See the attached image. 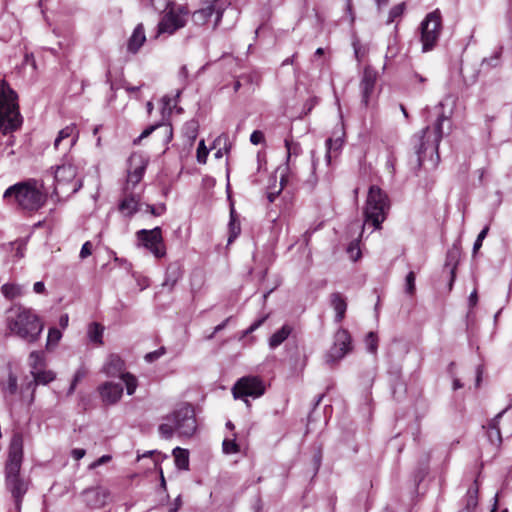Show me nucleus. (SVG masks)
<instances>
[{"label": "nucleus", "mask_w": 512, "mask_h": 512, "mask_svg": "<svg viewBox=\"0 0 512 512\" xmlns=\"http://www.w3.org/2000/svg\"><path fill=\"white\" fill-rule=\"evenodd\" d=\"M509 407L505 408L501 412H499L489 423L488 425V439L494 445H499L502 442L501 432L498 427L499 419L503 416V414L507 411Z\"/></svg>", "instance_id": "obj_28"}, {"label": "nucleus", "mask_w": 512, "mask_h": 512, "mask_svg": "<svg viewBox=\"0 0 512 512\" xmlns=\"http://www.w3.org/2000/svg\"><path fill=\"white\" fill-rule=\"evenodd\" d=\"M478 482L475 480L463 498L464 507L458 512H473L478 504Z\"/></svg>", "instance_id": "obj_25"}, {"label": "nucleus", "mask_w": 512, "mask_h": 512, "mask_svg": "<svg viewBox=\"0 0 512 512\" xmlns=\"http://www.w3.org/2000/svg\"><path fill=\"white\" fill-rule=\"evenodd\" d=\"M1 292L7 299H14L22 294V287L16 284L6 283L1 287Z\"/></svg>", "instance_id": "obj_37"}, {"label": "nucleus", "mask_w": 512, "mask_h": 512, "mask_svg": "<svg viewBox=\"0 0 512 512\" xmlns=\"http://www.w3.org/2000/svg\"><path fill=\"white\" fill-rule=\"evenodd\" d=\"M265 392V387L262 381L258 377H242L232 387V394L235 399H244L248 404V400L245 398L248 396L259 397Z\"/></svg>", "instance_id": "obj_13"}, {"label": "nucleus", "mask_w": 512, "mask_h": 512, "mask_svg": "<svg viewBox=\"0 0 512 512\" xmlns=\"http://www.w3.org/2000/svg\"><path fill=\"white\" fill-rule=\"evenodd\" d=\"M85 376V372L82 371V370H77L74 377H73V380H72V383H71V386H70V389H69V392L72 393L77 385V383Z\"/></svg>", "instance_id": "obj_58"}, {"label": "nucleus", "mask_w": 512, "mask_h": 512, "mask_svg": "<svg viewBox=\"0 0 512 512\" xmlns=\"http://www.w3.org/2000/svg\"><path fill=\"white\" fill-rule=\"evenodd\" d=\"M18 95L9 86L0 91V130L3 134L16 131L23 119L19 111Z\"/></svg>", "instance_id": "obj_6"}, {"label": "nucleus", "mask_w": 512, "mask_h": 512, "mask_svg": "<svg viewBox=\"0 0 512 512\" xmlns=\"http://www.w3.org/2000/svg\"><path fill=\"white\" fill-rule=\"evenodd\" d=\"M250 141L254 145L261 144L264 142V134L259 130H255L250 136Z\"/></svg>", "instance_id": "obj_56"}, {"label": "nucleus", "mask_w": 512, "mask_h": 512, "mask_svg": "<svg viewBox=\"0 0 512 512\" xmlns=\"http://www.w3.org/2000/svg\"><path fill=\"white\" fill-rule=\"evenodd\" d=\"M3 199L21 210L34 212L44 206L47 195L37 187L36 180L30 179L8 187Z\"/></svg>", "instance_id": "obj_5"}, {"label": "nucleus", "mask_w": 512, "mask_h": 512, "mask_svg": "<svg viewBox=\"0 0 512 512\" xmlns=\"http://www.w3.org/2000/svg\"><path fill=\"white\" fill-rule=\"evenodd\" d=\"M352 340L346 329L339 328L334 335V343L326 354V363L333 366L352 350Z\"/></svg>", "instance_id": "obj_12"}, {"label": "nucleus", "mask_w": 512, "mask_h": 512, "mask_svg": "<svg viewBox=\"0 0 512 512\" xmlns=\"http://www.w3.org/2000/svg\"><path fill=\"white\" fill-rule=\"evenodd\" d=\"M229 230H230V235L228 238V243H231L241 232L240 222L237 219V215L235 213L233 205H231V210H230Z\"/></svg>", "instance_id": "obj_34"}, {"label": "nucleus", "mask_w": 512, "mask_h": 512, "mask_svg": "<svg viewBox=\"0 0 512 512\" xmlns=\"http://www.w3.org/2000/svg\"><path fill=\"white\" fill-rule=\"evenodd\" d=\"M173 456L175 464L178 469L188 470L189 469V452L186 449L176 447L173 449Z\"/></svg>", "instance_id": "obj_33"}, {"label": "nucleus", "mask_w": 512, "mask_h": 512, "mask_svg": "<svg viewBox=\"0 0 512 512\" xmlns=\"http://www.w3.org/2000/svg\"><path fill=\"white\" fill-rule=\"evenodd\" d=\"M129 164L131 169L128 171L127 176L126 187L128 188L130 185L132 187L136 186L141 181L146 169V163L139 155H132L129 158Z\"/></svg>", "instance_id": "obj_20"}, {"label": "nucleus", "mask_w": 512, "mask_h": 512, "mask_svg": "<svg viewBox=\"0 0 512 512\" xmlns=\"http://www.w3.org/2000/svg\"><path fill=\"white\" fill-rule=\"evenodd\" d=\"M166 350L164 347H161L155 351H152V352H149L145 355V360L147 362H154L156 360H158L161 356H163L165 354Z\"/></svg>", "instance_id": "obj_52"}, {"label": "nucleus", "mask_w": 512, "mask_h": 512, "mask_svg": "<svg viewBox=\"0 0 512 512\" xmlns=\"http://www.w3.org/2000/svg\"><path fill=\"white\" fill-rule=\"evenodd\" d=\"M98 391L102 402L105 405H114L122 397L123 385L122 383H114L111 381L104 382L98 387Z\"/></svg>", "instance_id": "obj_18"}, {"label": "nucleus", "mask_w": 512, "mask_h": 512, "mask_svg": "<svg viewBox=\"0 0 512 512\" xmlns=\"http://www.w3.org/2000/svg\"><path fill=\"white\" fill-rule=\"evenodd\" d=\"M24 438L21 431H14L8 448L5 463V487L11 493L17 512L21 510L24 495L28 491V482L21 476Z\"/></svg>", "instance_id": "obj_1"}, {"label": "nucleus", "mask_w": 512, "mask_h": 512, "mask_svg": "<svg viewBox=\"0 0 512 512\" xmlns=\"http://www.w3.org/2000/svg\"><path fill=\"white\" fill-rule=\"evenodd\" d=\"M162 420L163 423L159 425L158 432L166 440L173 438L175 433L179 437H191L197 429L194 408L188 403L179 405Z\"/></svg>", "instance_id": "obj_4"}, {"label": "nucleus", "mask_w": 512, "mask_h": 512, "mask_svg": "<svg viewBox=\"0 0 512 512\" xmlns=\"http://www.w3.org/2000/svg\"><path fill=\"white\" fill-rule=\"evenodd\" d=\"M181 505H182V500H181V497L178 496L175 499L174 503L170 506L168 512H178V510L180 509Z\"/></svg>", "instance_id": "obj_61"}, {"label": "nucleus", "mask_w": 512, "mask_h": 512, "mask_svg": "<svg viewBox=\"0 0 512 512\" xmlns=\"http://www.w3.org/2000/svg\"><path fill=\"white\" fill-rule=\"evenodd\" d=\"M157 128H162L163 129V132L166 136V141H170L172 139V127L171 125L169 124H156V125H151L149 127H147L141 134L138 138H136L134 140V144L137 145L140 143V141L143 139V138H146L148 137L154 130H156Z\"/></svg>", "instance_id": "obj_32"}, {"label": "nucleus", "mask_w": 512, "mask_h": 512, "mask_svg": "<svg viewBox=\"0 0 512 512\" xmlns=\"http://www.w3.org/2000/svg\"><path fill=\"white\" fill-rule=\"evenodd\" d=\"M450 130V117L445 115L442 111H439L432 129L427 126L412 137L411 142L416 154L418 168L423 165L427 155L430 156L432 164L434 166L437 165L439 161V143L443 136L448 134Z\"/></svg>", "instance_id": "obj_2"}, {"label": "nucleus", "mask_w": 512, "mask_h": 512, "mask_svg": "<svg viewBox=\"0 0 512 512\" xmlns=\"http://www.w3.org/2000/svg\"><path fill=\"white\" fill-rule=\"evenodd\" d=\"M415 278H416V276L413 271H410L405 278V282H406L405 291L409 295H413L415 293Z\"/></svg>", "instance_id": "obj_48"}, {"label": "nucleus", "mask_w": 512, "mask_h": 512, "mask_svg": "<svg viewBox=\"0 0 512 512\" xmlns=\"http://www.w3.org/2000/svg\"><path fill=\"white\" fill-rule=\"evenodd\" d=\"M322 463V450L320 448H316L314 450L313 456H312V466L314 470V474H316L321 466Z\"/></svg>", "instance_id": "obj_51"}, {"label": "nucleus", "mask_w": 512, "mask_h": 512, "mask_svg": "<svg viewBox=\"0 0 512 512\" xmlns=\"http://www.w3.org/2000/svg\"><path fill=\"white\" fill-rule=\"evenodd\" d=\"M146 211L153 216H161L166 212V205L164 203L158 205H146Z\"/></svg>", "instance_id": "obj_49"}, {"label": "nucleus", "mask_w": 512, "mask_h": 512, "mask_svg": "<svg viewBox=\"0 0 512 512\" xmlns=\"http://www.w3.org/2000/svg\"><path fill=\"white\" fill-rule=\"evenodd\" d=\"M468 301H469V306L471 308L474 307L477 304V302H478V295H477V291L476 290H474L470 294Z\"/></svg>", "instance_id": "obj_63"}, {"label": "nucleus", "mask_w": 512, "mask_h": 512, "mask_svg": "<svg viewBox=\"0 0 512 512\" xmlns=\"http://www.w3.org/2000/svg\"><path fill=\"white\" fill-rule=\"evenodd\" d=\"M33 375V381L29 382L27 389L35 387L38 384L46 385L55 379V374L52 371L37 370L31 371Z\"/></svg>", "instance_id": "obj_30"}, {"label": "nucleus", "mask_w": 512, "mask_h": 512, "mask_svg": "<svg viewBox=\"0 0 512 512\" xmlns=\"http://www.w3.org/2000/svg\"><path fill=\"white\" fill-rule=\"evenodd\" d=\"M15 247V256L18 258H22L24 256V251L26 249V243L24 240H17L13 244Z\"/></svg>", "instance_id": "obj_53"}, {"label": "nucleus", "mask_w": 512, "mask_h": 512, "mask_svg": "<svg viewBox=\"0 0 512 512\" xmlns=\"http://www.w3.org/2000/svg\"><path fill=\"white\" fill-rule=\"evenodd\" d=\"M404 9H405L404 3H400V4L393 6L389 11V17L387 20V24L394 22V20L396 18L400 17L403 14Z\"/></svg>", "instance_id": "obj_44"}, {"label": "nucleus", "mask_w": 512, "mask_h": 512, "mask_svg": "<svg viewBox=\"0 0 512 512\" xmlns=\"http://www.w3.org/2000/svg\"><path fill=\"white\" fill-rule=\"evenodd\" d=\"M0 391L5 405L11 410L18 393V378L11 370L6 380H0Z\"/></svg>", "instance_id": "obj_17"}, {"label": "nucleus", "mask_w": 512, "mask_h": 512, "mask_svg": "<svg viewBox=\"0 0 512 512\" xmlns=\"http://www.w3.org/2000/svg\"><path fill=\"white\" fill-rule=\"evenodd\" d=\"M103 331L104 328L102 325L96 322L91 323L88 328V337L90 341L96 344H102Z\"/></svg>", "instance_id": "obj_35"}, {"label": "nucleus", "mask_w": 512, "mask_h": 512, "mask_svg": "<svg viewBox=\"0 0 512 512\" xmlns=\"http://www.w3.org/2000/svg\"><path fill=\"white\" fill-rule=\"evenodd\" d=\"M266 316L265 317H262L258 320H256L255 322H253L244 332L245 335H248L252 332H254L256 329H258L266 320Z\"/></svg>", "instance_id": "obj_57"}, {"label": "nucleus", "mask_w": 512, "mask_h": 512, "mask_svg": "<svg viewBox=\"0 0 512 512\" xmlns=\"http://www.w3.org/2000/svg\"><path fill=\"white\" fill-rule=\"evenodd\" d=\"M121 380L124 382L128 395H132L137 387V379L130 373L121 375Z\"/></svg>", "instance_id": "obj_40"}, {"label": "nucleus", "mask_w": 512, "mask_h": 512, "mask_svg": "<svg viewBox=\"0 0 512 512\" xmlns=\"http://www.w3.org/2000/svg\"><path fill=\"white\" fill-rule=\"evenodd\" d=\"M62 337V333L57 328H50L47 337V347L50 345H56Z\"/></svg>", "instance_id": "obj_45"}, {"label": "nucleus", "mask_w": 512, "mask_h": 512, "mask_svg": "<svg viewBox=\"0 0 512 512\" xmlns=\"http://www.w3.org/2000/svg\"><path fill=\"white\" fill-rule=\"evenodd\" d=\"M92 253V244L90 241H87L85 242L83 245H82V248L80 250V258L81 259H85L87 258L88 256H90Z\"/></svg>", "instance_id": "obj_55"}, {"label": "nucleus", "mask_w": 512, "mask_h": 512, "mask_svg": "<svg viewBox=\"0 0 512 512\" xmlns=\"http://www.w3.org/2000/svg\"><path fill=\"white\" fill-rule=\"evenodd\" d=\"M167 9L158 23V35H172L187 24L190 12L186 6L172 4Z\"/></svg>", "instance_id": "obj_10"}, {"label": "nucleus", "mask_w": 512, "mask_h": 512, "mask_svg": "<svg viewBox=\"0 0 512 512\" xmlns=\"http://www.w3.org/2000/svg\"><path fill=\"white\" fill-rule=\"evenodd\" d=\"M389 209L390 202L387 194L376 185L370 186L364 207L365 224H371L374 229H380Z\"/></svg>", "instance_id": "obj_7"}, {"label": "nucleus", "mask_w": 512, "mask_h": 512, "mask_svg": "<svg viewBox=\"0 0 512 512\" xmlns=\"http://www.w3.org/2000/svg\"><path fill=\"white\" fill-rule=\"evenodd\" d=\"M77 138L78 132L76 131V126L74 124H70L59 131L54 141V147L57 149L60 143L65 139H69L68 147H72L76 143Z\"/></svg>", "instance_id": "obj_29"}, {"label": "nucleus", "mask_w": 512, "mask_h": 512, "mask_svg": "<svg viewBox=\"0 0 512 512\" xmlns=\"http://www.w3.org/2000/svg\"><path fill=\"white\" fill-rule=\"evenodd\" d=\"M365 343H366V347H367V350L370 352V353H373L375 354L377 352V348H378V338H377V335L376 333L374 332H369L365 338Z\"/></svg>", "instance_id": "obj_43"}, {"label": "nucleus", "mask_w": 512, "mask_h": 512, "mask_svg": "<svg viewBox=\"0 0 512 512\" xmlns=\"http://www.w3.org/2000/svg\"><path fill=\"white\" fill-rule=\"evenodd\" d=\"M142 6L152 8L154 11L163 12L167 10L172 3L169 0H140Z\"/></svg>", "instance_id": "obj_36"}, {"label": "nucleus", "mask_w": 512, "mask_h": 512, "mask_svg": "<svg viewBox=\"0 0 512 512\" xmlns=\"http://www.w3.org/2000/svg\"><path fill=\"white\" fill-rule=\"evenodd\" d=\"M136 238L139 244L149 250L156 258H162L166 255V247L160 227L150 230L141 229L136 232Z\"/></svg>", "instance_id": "obj_11"}, {"label": "nucleus", "mask_w": 512, "mask_h": 512, "mask_svg": "<svg viewBox=\"0 0 512 512\" xmlns=\"http://www.w3.org/2000/svg\"><path fill=\"white\" fill-rule=\"evenodd\" d=\"M123 369H124L123 360L118 355H115V354H111L108 357L105 365L103 366V372L109 377H116V376L121 377L122 374H125L123 372Z\"/></svg>", "instance_id": "obj_24"}, {"label": "nucleus", "mask_w": 512, "mask_h": 512, "mask_svg": "<svg viewBox=\"0 0 512 512\" xmlns=\"http://www.w3.org/2000/svg\"><path fill=\"white\" fill-rule=\"evenodd\" d=\"M231 317H228L226 318L222 323H220L219 325H217L215 328H214V331L212 332L211 335L208 336V339H212L216 333L222 331L228 324V322L230 321Z\"/></svg>", "instance_id": "obj_59"}, {"label": "nucleus", "mask_w": 512, "mask_h": 512, "mask_svg": "<svg viewBox=\"0 0 512 512\" xmlns=\"http://www.w3.org/2000/svg\"><path fill=\"white\" fill-rule=\"evenodd\" d=\"M71 454H72V457L75 460H80V459H82L85 456L86 451L84 449H81V448H75V449L72 450Z\"/></svg>", "instance_id": "obj_60"}, {"label": "nucleus", "mask_w": 512, "mask_h": 512, "mask_svg": "<svg viewBox=\"0 0 512 512\" xmlns=\"http://www.w3.org/2000/svg\"><path fill=\"white\" fill-rule=\"evenodd\" d=\"M223 452L225 454H233L239 452V446L235 440L225 439L222 443Z\"/></svg>", "instance_id": "obj_46"}, {"label": "nucleus", "mask_w": 512, "mask_h": 512, "mask_svg": "<svg viewBox=\"0 0 512 512\" xmlns=\"http://www.w3.org/2000/svg\"><path fill=\"white\" fill-rule=\"evenodd\" d=\"M388 374L393 396L396 397L398 391L404 393L406 391V386L401 379V368L399 366H393L388 371Z\"/></svg>", "instance_id": "obj_27"}, {"label": "nucleus", "mask_w": 512, "mask_h": 512, "mask_svg": "<svg viewBox=\"0 0 512 512\" xmlns=\"http://www.w3.org/2000/svg\"><path fill=\"white\" fill-rule=\"evenodd\" d=\"M352 46L354 49V55L358 63H361V61L365 58V56L368 54V47L365 45H362L358 39L353 40Z\"/></svg>", "instance_id": "obj_39"}, {"label": "nucleus", "mask_w": 512, "mask_h": 512, "mask_svg": "<svg viewBox=\"0 0 512 512\" xmlns=\"http://www.w3.org/2000/svg\"><path fill=\"white\" fill-rule=\"evenodd\" d=\"M182 276L183 270L181 264L179 262L170 263L166 268L165 279L162 283V287L167 288L169 292L172 291Z\"/></svg>", "instance_id": "obj_21"}, {"label": "nucleus", "mask_w": 512, "mask_h": 512, "mask_svg": "<svg viewBox=\"0 0 512 512\" xmlns=\"http://www.w3.org/2000/svg\"><path fill=\"white\" fill-rule=\"evenodd\" d=\"M53 176V195L58 199L75 194L82 186V181L76 178L77 168L70 162L56 166Z\"/></svg>", "instance_id": "obj_8"}, {"label": "nucleus", "mask_w": 512, "mask_h": 512, "mask_svg": "<svg viewBox=\"0 0 512 512\" xmlns=\"http://www.w3.org/2000/svg\"><path fill=\"white\" fill-rule=\"evenodd\" d=\"M33 290L35 293L37 294H42L45 292V285L43 282L39 281V282H36L33 286Z\"/></svg>", "instance_id": "obj_62"}, {"label": "nucleus", "mask_w": 512, "mask_h": 512, "mask_svg": "<svg viewBox=\"0 0 512 512\" xmlns=\"http://www.w3.org/2000/svg\"><path fill=\"white\" fill-rule=\"evenodd\" d=\"M43 356L41 352L33 351L29 355V363L32 368V371H37L39 368L43 366Z\"/></svg>", "instance_id": "obj_42"}, {"label": "nucleus", "mask_w": 512, "mask_h": 512, "mask_svg": "<svg viewBox=\"0 0 512 512\" xmlns=\"http://www.w3.org/2000/svg\"><path fill=\"white\" fill-rule=\"evenodd\" d=\"M225 8L226 6L223 5L206 4L205 7H202L194 11L193 14L191 15V19L195 25L202 26L208 22V20L213 14H215V26H217L221 21Z\"/></svg>", "instance_id": "obj_15"}, {"label": "nucleus", "mask_w": 512, "mask_h": 512, "mask_svg": "<svg viewBox=\"0 0 512 512\" xmlns=\"http://www.w3.org/2000/svg\"><path fill=\"white\" fill-rule=\"evenodd\" d=\"M110 492L102 486L90 487L81 492L85 505L91 509H100L107 504Z\"/></svg>", "instance_id": "obj_14"}, {"label": "nucleus", "mask_w": 512, "mask_h": 512, "mask_svg": "<svg viewBox=\"0 0 512 512\" xmlns=\"http://www.w3.org/2000/svg\"><path fill=\"white\" fill-rule=\"evenodd\" d=\"M292 327L285 324L283 325L279 330H277L275 333H273L269 339V346L272 349L277 348L280 346L291 334Z\"/></svg>", "instance_id": "obj_31"}, {"label": "nucleus", "mask_w": 512, "mask_h": 512, "mask_svg": "<svg viewBox=\"0 0 512 512\" xmlns=\"http://www.w3.org/2000/svg\"><path fill=\"white\" fill-rule=\"evenodd\" d=\"M422 51H431L437 44L442 30V15L439 9L428 13L421 22Z\"/></svg>", "instance_id": "obj_9"}, {"label": "nucleus", "mask_w": 512, "mask_h": 512, "mask_svg": "<svg viewBox=\"0 0 512 512\" xmlns=\"http://www.w3.org/2000/svg\"><path fill=\"white\" fill-rule=\"evenodd\" d=\"M285 147L287 150V164L291 161L292 155H298L301 151V147L299 143H295L292 141V139L286 138L285 139Z\"/></svg>", "instance_id": "obj_41"}, {"label": "nucleus", "mask_w": 512, "mask_h": 512, "mask_svg": "<svg viewBox=\"0 0 512 512\" xmlns=\"http://www.w3.org/2000/svg\"><path fill=\"white\" fill-rule=\"evenodd\" d=\"M208 149L205 146L204 140H201L199 142L198 148H197V161L199 163L205 164L208 156Z\"/></svg>", "instance_id": "obj_50"}, {"label": "nucleus", "mask_w": 512, "mask_h": 512, "mask_svg": "<svg viewBox=\"0 0 512 512\" xmlns=\"http://www.w3.org/2000/svg\"><path fill=\"white\" fill-rule=\"evenodd\" d=\"M347 252L350 256V258L353 260V261H357L360 257H361V251H360V248H359V245H358V241L355 240V241H352L348 248H347Z\"/></svg>", "instance_id": "obj_47"}, {"label": "nucleus", "mask_w": 512, "mask_h": 512, "mask_svg": "<svg viewBox=\"0 0 512 512\" xmlns=\"http://www.w3.org/2000/svg\"><path fill=\"white\" fill-rule=\"evenodd\" d=\"M140 209V196L129 192L128 187L124 188L123 196L118 204V211L128 219H131Z\"/></svg>", "instance_id": "obj_16"}, {"label": "nucleus", "mask_w": 512, "mask_h": 512, "mask_svg": "<svg viewBox=\"0 0 512 512\" xmlns=\"http://www.w3.org/2000/svg\"><path fill=\"white\" fill-rule=\"evenodd\" d=\"M330 304L336 312L335 322H342L347 310L346 299L343 297L341 293L334 292L330 295Z\"/></svg>", "instance_id": "obj_26"}, {"label": "nucleus", "mask_w": 512, "mask_h": 512, "mask_svg": "<svg viewBox=\"0 0 512 512\" xmlns=\"http://www.w3.org/2000/svg\"><path fill=\"white\" fill-rule=\"evenodd\" d=\"M377 80V72L371 66H366L363 71V75L360 81V89L362 96V103L367 106L371 94L374 91Z\"/></svg>", "instance_id": "obj_19"}, {"label": "nucleus", "mask_w": 512, "mask_h": 512, "mask_svg": "<svg viewBox=\"0 0 512 512\" xmlns=\"http://www.w3.org/2000/svg\"><path fill=\"white\" fill-rule=\"evenodd\" d=\"M69 323V316L68 314H63L60 316L59 319V325L62 329H65L68 326Z\"/></svg>", "instance_id": "obj_64"}, {"label": "nucleus", "mask_w": 512, "mask_h": 512, "mask_svg": "<svg viewBox=\"0 0 512 512\" xmlns=\"http://www.w3.org/2000/svg\"><path fill=\"white\" fill-rule=\"evenodd\" d=\"M146 41L144 26L142 23H139L135 29L133 30L132 35L128 39L127 43V50L135 54L139 51V49L142 47V45Z\"/></svg>", "instance_id": "obj_23"}, {"label": "nucleus", "mask_w": 512, "mask_h": 512, "mask_svg": "<svg viewBox=\"0 0 512 512\" xmlns=\"http://www.w3.org/2000/svg\"><path fill=\"white\" fill-rule=\"evenodd\" d=\"M8 312L7 328L11 334L27 343H35L40 338L44 324L32 309L19 305Z\"/></svg>", "instance_id": "obj_3"}, {"label": "nucleus", "mask_w": 512, "mask_h": 512, "mask_svg": "<svg viewBox=\"0 0 512 512\" xmlns=\"http://www.w3.org/2000/svg\"><path fill=\"white\" fill-rule=\"evenodd\" d=\"M502 48H499L492 56L484 58L481 62V69L495 68L500 65Z\"/></svg>", "instance_id": "obj_38"}, {"label": "nucleus", "mask_w": 512, "mask_h": 512, "mask_svg": "<svg viewBox=\"0 0 512 512\" xmlns=\"http://www.w3.org/2000/svg\"><path fill=\"white\" fill-rule=\"evenodd\" d=\"M326 146H327V149H328L326 157H327L328 159H330V157H331V156H330V152H331L332 150H335V151H336V150L340 149L341 143L339 142V139H337V140L333 141L331 138H329V139H327V141H326Z\"/></svg>", "instance_id": "obj_54"}, {"label": "nucleus", "mask_w": 512, "mask_h": 512, "mask_svg": "<svg viewBox=\"0 0 512 512\" xmlns=\"http://www.w3.org/2000/svg\"><path fill=\"white\" fill-rule=\"evenodd\" d=\"M459 254H460L459 250L456 247L449 249L446 254L444 271H447L450 274V281H449V285H448L449 290L452 289L453 283L455 281L456 268L458 265Z\"/></svg>", "instance_id": "obj_22"}]
</instances>
